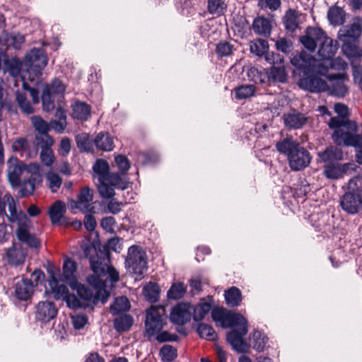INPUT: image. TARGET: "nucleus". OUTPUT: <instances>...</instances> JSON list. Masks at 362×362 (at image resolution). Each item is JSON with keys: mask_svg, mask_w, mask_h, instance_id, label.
I'll return each instance as SVG.
<instances>
[{"mask_svg": "<svg viewBox=\"0 0 362 362\" xmlns=\"http://www.w3.org/2000/svg\"><path fill=\"white\" fill-rule=\"evenodd\" d=\"M90 266L93 274L87 278V281L93 289L88 288L85 285L71 287L76 291L79 298L74 294H69L64 300L69 308L72 309L86 308L91 304H95L98 300L103 303H105L110 296V292L106 289L105 282L110 280L112 284L118 281L119 273L107 263L90 259Z\"/></svg>", "mask_w": 362, "mask_h": 362, "instance_id": "nucleus-1", "label": "nucleus"}, {"mask_svg": "<svg viewBox=\"0 0 362 362\" xmlns=\"http://www.w3.org/2000/svg\"><path fill=\"white\" fill-rule=\"evenodd\" d=\"M317 28L309 27L305 34L300 37L305 50L294 56L291 64L303 71L304 76L300 80L299 86L310 92L317 91V59L314 54L317 47Z\"/></svg>", "mask_w": 362, "mask_h": 362, "instance_id": "nucleus-2", "label": "nucleus"}, {"mask_svg": "<svg viewBox=\"0 0 362 362\" xmlns=\"http://www.w3.org/2000/svg\"><path fill=\"white\" fill-rule=\"evenodd\" d=\"M277 151L287 156L289 167L299 171L308 166L311 161L310 153L291 138L284 139L276 143Z\"/></svg>", "mask_w": 362, "mask_h": 362, "instance_id": "nucleus-3", "label": "nucleus"}, {"mask_svg": "<svg viewBox=\"0 0 362 362\" xmlns=\"http://www.w3.org/2000/svg\"><path fill=\"white\" fill-rule=\"evenodd\" d=\"M318 64L323 66L324 69H339L345 71L348 66L347 63L340 58L333 59L337 50V42L328 37L325 32L318 27Z\"/></svg>", "mask_w": 362, "mask_h": 362, "instance_id": "nucleus-4", "label": "nucleus"}, {"mask_svg": "<svg viewBox=\"0 0 362 362\" xmlns=\"http://www.w3.org/2000/svg\"><path fill=\"white\" fill-rule=\"evenodd\" d=\"M318 64V92H328L329 95L344 97L349 91L344 82L348 79L345 72L334 74L329 69H324Z\"/></svg>", "mask_w": 362, "mask_h": 362, "instance_id": "nucleus-5", "label": "nucleus"}, {"mask_svg": "<svg viewBox=\"0 0 362 362\" xmlns=\"http://www.w3.org/2000/svg\"><path fill=\"white\" fill-rule=\"evenodd\" d=\"M165 308L163 306H152L146 311V332L149 337L156 335L159 342L175 341L178 339L177 334H171L167 331L161 332L163 327Z\"/></svg>", "mask_w": 362, "mask_h": 362, "instance_id": "nucleus-6", "label": "nucleus"}, {"mask_svg": "<svg viewBox=\"0 0 362 362\" xmlns=\"http://www.w3.org/2000/svg\"><path fill=\"white\" fill-rule=\"evenodd\" d=\"M47 64V57L42 49H33L28 53L24 59L23 65L25 68V75L28 80L37 83L42 70Z\"/></svg>", "mask_w": 362, "mask_h": 362, "instance_id": "nucleus-7", "label": "nucleus"}, {"mask_svg": "<svg viewBox=\"0 0 362 362\" xmlns=\"http://www.w3.org/2000/svg\"><path fill=\"white\" fill-rule=\"evenodd\" d=\"M125 265L129 272L135 276L136 280H141L147 270L145 251L139 246H131L128 250Z\"/></svg>", "mask_w": 362, "mask_h": 362, "instance_id": "nucleus-8", "label": "nucleus"}, {"mask_svg": "<svg viewBox=\"0 0 362 362\" xmlns=\"http://www.w3.org/2000/svg\"><path fill=\"white\" fill-rule=\"evenodd\" d=\"M211 317L223 328L246 325L247 320L240 313L227 312L222 308H215L211 311Z\"/></svg>", "mask_w": 362, "mask_h": 362, "instance_id": "nucleus-9", "label": "nucleus"}, {"mask_svg": "<svg viewBox=\"0 0 362 362\" xmlns=\"http://www.w3.org/2000/svg\"><path fill=\"white\" fill-rule=\"evenodd\" d=\"M356 130L352 131L346 127L338 128L334 129L332 139L337 145L362 148V136L356 134Z\"/></svg>", "mask_w": 362, "mask_h": 362, "instance_id": "nucleus-10", "label": "nucleus"}, {"mask_svg": "<svg viewBox=\"0 0 362 362\" xmlns=\"http://www.w3.org/2000/svg\"><path fill=\"white\" fill-rule=\"evenodd\" d=\"M93 197V191L88 187H85L80 191L77 201L71 200L69 202L68 207L73 213H76V210L92 212L94 209Z\"/></svg>", "mask_w": 362, "mask_h": 362, "instance_id": "nucleus-11", "label": "nucleus"}, {"mask_svg": "<svg viewBox=\"0 0 362 362\" xmlns=\"http://www.w3.org/2000/svg\"><path fill=\"white\" fill-rule=\"evenodd\" d=\"M16 223L18 228L16 230V235L18 240L30 247H37L40 245V240L29 231L31 221L28 217L23 216V218H20L19 222Z\"/></svg>", "mask_w": 362, "mask_h": 362, "instance_id": "nucleus-12", "label": "nucleus"}, {"mask_svg": "<svg viewBox=\"0 0 362 362\" xmlns=\"http://www.w3.org/2000/svg\"><path fill=\"white\" fill-rule=\"evenodd\" d=\"M334 109L339 116L330 119L328 122L330 128L337 129L341 127H346V129L352 131L356 129V123L348 119L349 110L346 105L337 103L335 105Z\"/></svg>", "mask_w": 362, "mask_h": 362, "instance_id": "nucleus-13", "label": "nucleus"}, {"mask_svg": "<svg viewBox=\"0 0 362 362\" xmlns=\"http://www.w3.org/2000/svg\"><path fill=\"white\" fill-rule=\"evenodd\" d=\"M362 34V18L355 17L353 22L344 26L338 32V38L341 41H357Z\"/></svg>", "mask_w": 362, "mask_h": 362, "instance_id": "nucleus-14", "label": "nucleus"}, {"mask_svg": "<svg viewBox=\"0 0 362 362\" xmlns=\"http://www.w3.org/2000/svg\"><path fill=\"white\" fill-rule=\"evenodd\" d=\"M24 170V165L15 156H11L7 160V177L13 187L20 185L21 175Z\"/></svg>", "mask_w": 362, "mask_h": 362, "instance_id": "nucleus-15", "label": "nucleus"}, {"mask_svg": "<svg viewBox=\"0 0 362 362\" xmlns=\"http://www.w3.org/2000/svg\"><path fill=\"white\" fill-rule=\"evenodd\" d=\"M192 305L189 303H180L175 306L170 313V320L177 325H184L191 320Z\"/></svg>", "mask_w": 362, "mask_h": 362, "instance_id": "nucleus-16", "label": "nucleus"}, {"mask_svg": "<svg viewBox=\"0 0 362 362\" xmlns=\"http://www.w3.org/2000/svg\"><path fill=\"white\" fill-rule=\"evenodd\" d=\"M247 332V324L240 327V329L232 330L227 336V340L233 349L238 352H246L248 346L245 341L243 337Z\"/></svg>", "mask_w": 362, "mask_h": 362, "instance_id": "nucleus-17", "label": "nucleus"}, {"mask_svg": "<svg viewBox=\"0 0 362 362\" xmlns=\"http://www.w3.org/2000/svg\"><path fill=\"white\" fill-rule=\"evenodd\" d=\"M342 209L351 214H355L362 208V198L356 192H349L341 198Z\"/></svg>", "mask_w": 362, "mask_h": 362, "instance_id": "nucleus-18", "label": "nucleus"}, {"mask_svg": "<svg viewBox=\"0 0 362 362\" xmlns=\"http://www.w3.org/2000/svg\"><path fill=\"white\" fill-rule=\"evenodd\" d=\"M57 313L54 304L49 301H40L35 308V317L37 320L47 322L54 319Z\"/></svg>", "mask_w": 362, "mask_h": 362, "instance_id": "nucleus-19", "label": "nucleus"}, {"mask_svg": "<svg viewBox=\"0 0 362 362\" xmlns=\"http://www.w3.org/2000/svg\"><path fill=\"white\" fill-rule=\"evenodd\" d=\"M356 165L352 163H345L344 165H328L325 167V175L327 178L339 179L344 175L350 174L351 171L355 170Z\"/></svg>", "mask_w": 362, "mask_h": 362, "instance_id": "nucleus-20", "label": "nucleus"}, {"mask_svg": "<svg viewBox=\"0 0 362 362\" xmlns=\"http://www.w3.org/2000/svg\"><path fill=\"white\" fill-rule=\"evenodd\" d=\"M63 280L70 287L82 285L77 281L76 279V263L69 258H66L63 264Z\"/></svg>", "mask_w": 362, "mask_h": 362, "instance_id": "nucleus-21", "label": "nucleus"}, {"mask_svg": "<svg viewBox=\"0 0 362 362\" xmlns=\"http://www.w3.org/2000/svg\"><path fill=\"white\" fill-rule=\"evenodd\" d=\"M6 71H8L10 75L14 79V85L18 86V82H21V76L24 73L21 71L25 68L23 62H21L20 59L13 57L11 59H6L5 61Z\"/></svg>", "mask_w": 362, "mask_h": 362, "instance_id": "nucleus-22", "label": "nucleus"}, {"mask_svg": "<svg viewBox=\"0 0 362 362\" xmlns=\"http://www.w3.org/2000/svg\"><path fill=\"white\" fill-rule=\"evenodd\" d=\"M34 286L30 280L23 279L16 283L15 286V295L20 300H27L33 293Z\"/></svg>", "mask_w": 362, "mask_h": 362, "instance_id": "nucleus-23", "label": "nucleus"}, {"mask_svg": "<svg viewBox=\"0 0 362 362\" xmlns=\"http://www.w3.org/2000/svg\"><path fill=\"white\" fill-rule=\"evenodd\" d=\"M285 126L289 129L301 128L306 122V117L301 113L292 110L284 115Z\"/></svg>", "mask_w": 362, "mask_h": 362, "instance_id": "nucleus-24", "label": "nucleus"}, {"mask_svg": "<svg viewBox=\"0 0 362 362\" xmlns=\"http://www.w3.org/2000/svg\"><path fill=\"white\" fill-rule=\"evenodd\" d=\"M4 203L6 202L8 204L9 215L6 214V216H7L10 222L18 223L20 218H23V216H27L23 211H17L16 202L10 194L6 193L4 194Z\"/></svg>", "mask_w": 362, "mask_h": 362, "instance_id": "nucleus-25", "label": "nucleus"}, {"mask_svg": "<svg viewBox=\"0 0 362 362\" xmlns=\"http://www.w3.org/2000/svg\"><path fill=\"white\" fill-rule=\"evenodd\" d=\"M53 144L54 139L51 136H47V140L45 141V145L42 146L40 156V160L42 163L47 166L52 165L55 160L53 151L51 149V146Z\"/></svg>", "mask_w": 362, "mask_h": 362, "instance_id": "nucleus-26", "label": "nucleus"}, {"mask_svg": "<svg viewBox=\"0 0 362 362\" xmlns=\"http://www.w3.org/2000/svg\"><path fill=\"white\" fill-rule=\"evenodd\" d=\"M66 210V208L63 202L60 200L56 201L49 209V216L51 222L53 224H59L61 220L64 218Z\"/></svg>", "mask_w": 362, "mask_h": 362, "instance_id": "nucleus-27", "label": "nucleus"}, {"mask_svg": "<svg viewBox=\"0 0 362 362\" xmlns=\"http://www.w3.org/2000/svg\"><path fill=\"white\" fill-rule=\"evenodd\" d=\"M9 264L17 266L22 264L25 261V253L21 246L13 245L6 252Z\"/></svg>", "mask_w": 362, "mask_h": 362, "instance_id": "nucleus-28", "label": "nucleus"}, {"mask_svg": "<svg viewBox=\"0 0 362 362\" xmlns=\"http://www.w3.org/2000/svg\"><path fill=\"white\" fill-rule=\"evenodd\" d=\"M24 36L20 33H2L0 36V43L7 47H13L18 49L24 42Z\"/></svg>", "mask_w": 362, "mask_h": 362, "instance_id": "nucleus-29", "label": "nucleus"}, {"mask_svg": "<svg viewBox=\"0 0 362 362\" xmlns=\"http://www.w3.org/2000/svg\"><path fill=\"white\" fill-rule=\"evenodd\" d=\"M49 286L56 300H64L69 294L68 288L65 285L60 284L53 275L49 281Z\"/></svg>", "mask_w": 362, "mask_h": 362, "instance_id": "nucleus-30", "label": "nucleus"}, {"mask_svg": "<svg viewBox=\"0 0 362 362\" xmlns=\"http://www.w3.org/2000/svg\"><path fill=\"white\" fill-rule=\"evenodd\" d=\"M346 13L343 8L334 6L329 9L327 16L332 25H341L344 23Z\"/></svg>", "mask_w": 362, "mask_h": 362, "instance_id": "nucleus-31", "label": "nucleus"}, {"mask_svg": "<svg viewBox=\"0 0 362 362\" xmlns=\"http://www.w3.org/2000/svg\"><path fill=\"white\" fill-rule=\"evenodd\" d=\"M94 143L98 149L104 151H110L114 148L113 138L108 133H99L96 136Z\"/></svg>", "mask_w": 362, "mask_h": 362, "instance_id": "nucleus-32", "label": "nucleus"}, {"mask_svg": "<svg viewBox=\"0 0 362 362\" xmlns=\"http://www.w3.org/2000/svg\"><path fill=\"white\" fill-rule=\"evenodd\" d=\"M252 27L256 33L264 37L269 36L271 33V22L269 20L264 17H259L256 18L253 22Z\"/></svg>", "mask_w": 362, "mask_h": 362, "instance_id": "nucleus-33", "label": "nucleus"}, {"mask_svg": "<svg viewBox=\"0 0 362 362\" xmlns=\"http://www.w3.org/2000/svg\"><path fill=\"white\" fill-rule=\"evenodd\" d=\"M225 300L228 305L236 307L240 305L242 300L241 291L237 287L233 286L225 291Z\"/></svg>", "mask_w": 362, "mask_h": 362, "instance_id": "nucleus-34", "label": "nucleus"}, {"mask_svg": "<svg viewBox=\"0 0 362 362\" xmlns=\"http://www.w3.org/2000/svg\"><path fill=\"white\" fill-rule=\"evenodd\" d=\"M211 310V304L204 300L196 306H192L193 319L195 321L202 320L206 315Z\"/></svg>", "mask_w": 362, "mask_h": 362, "instance_id": "nucleus-35", "label": "nucleus"}, {"mask_svg": "<svg viewBox=\"0 0 362 362\" xmlns=\"http://www.w3.org/2000/svg\"><path fill=\"white\" fill-rule=\"evenodd\" d=\"M90 113V108L85 103L76 102L73 105V117L78 119L86 120L89 117Z\"/></svg>", "mask_w": 362, "mask_h": 362, "instance_id": "nucleus-36", "label": "nucleus"}, {"mask_svg": "<svg viewBox=\"0 0 362 362\" xmlns=\"http://www.w3.org/2000/svg\"><path fill=\"white\" fill-rule=\"evenodd\" d=\"M94 176L98 178V182L105 181L106 176L109 174L108 163L103 160H98L93 167Z\"/></svg>", "mask_w": 362, "mask_h": 362, "instance_id": "nucleus-37", "label": "nucleus"}, {"mask_svg": "<svg viewBox=\"0 0 362 362\" xmlns=\"http://www.w3.org/2000/svg\"><path fill=\"white\" fill-rule=\"evenodd\" d=\"M318 156L324 161L341 160L343 159V151L340 148L332 146Z\"/></svg>", "mask_w": 362, "mask_h": 362, "instance_id": "nucleus-38", "label": "nucleus"}, {"mask_svg": "<svg viewBox=\"0 0 362 362\" xmlns=\"http://www.w3.org/2000/svg\"><path fill=\"white\" fill-rule=\"evenodd\" d=\"M269 78L274 81L284 82L286 80V72L285 70L284 63L277 66H273L270 68Z\"/></svg>", "mask_w": 362, "mask_h": 362, "instance_id": "nucleus-39", "label": "nucleus"}, {"mask_svg": "<svg viewBox=\"0 0 362 362\" xmlns=\"http://www.w3.org/2000/svg\"><path fill=\"white\" fill-rule=\"evenodd\" d=\"M267 341V337L259 331H255L250 338V343L253 348L258 351H263Z\"/></svg>", "mask_w": 362, "mask_h": 362, "instance_id": "nucleus-40", "label": "nucleus"}, {"mask_svg": "<svg viewBox=\"0 0 362 362\" xmlns=\"http://www.w3.org/2000/svg\"><path fill=\"white\" fill-rule=\"evenodd\" d=\"M256 87L254 85H243L235 89V97L238 100H245L255 95Z\"/></svg>", "mask_w": 362, "mask_h": 362, "instance_id": "nucleus-41", "label": "nucleus"}, {"mask_svg": "<svg viewBox=\"0 0 362 362\" xmlns=\"http://www.w3.org/2000/svg\"><path fill=\"white\" fill-rule=\"evenodd\" d=\"M250 49L257 56H263L269 50L268 42L263 39L255 40L250 43Z\"/></svg>", "mask_w": 362, "mask_h": 362, "instance_id": "nucleus-42", "label": "nucleus"}, {"mask_svg": "<svg viewBox=\"0 0 362 362\" xmlns=\"http://www.w3.org/2000/svg\"><path fill=\"white\" fill-rule=\"evenodd\" d=\"M129 308L130 303L127 298L121 296L115 299L110 307V310L113 315H116L128 310Z\"/></svg>", "mask_w": 362, "mask_h": 362, "instance_id": "nucleus-43", "label": "nucleus"}, {"mask_svg": "<svg viewBox=\"0 0 362 362\" xmlns=\"http://www.w3.org/2000/svg\"><path fill=\"white\" fill-rule=\"evenodd\" d=\"M133 324L132 317L130 315H124L117 317L114 321V326L119 332L128 330Z\"/></svg>", "mask_w": 362, "mask_h": 362, "instance_id": "nucleus-44", "label": "nucleus"}, {"mask_svg": "<svg viewBox=\"0 0 362 362\" xmlns=\"http://www.w3.org/2000/svg\"><path fill=\"white\" fill-rule=\"evenodd\" d=\"M143 294L148 301H157L159 297L158 286L155 283L149 282L144 287Z\"/></svg>", "mask_w": 362, "mask_h": 362, "instance_id": "nucleus-45", "label": "nucleus"}, {"mask_svg": "<svg viewBox=\"0 0 362 362\" xmlns=\"http://www.w3.org/2000/svg\"><path fill=\"white\" fill-rule=\"evenodd\" d=\"M197 332L202 338H204L207 340H216L217 338V334L214 328L206 324L202 323L197 327Z\"/></svg>", "mask_w": 362, "mask_h": 362, "instance_id": "nucleus-46", "label": "nucleus"}, {"mask_svg": "<svg viewBox=\"0 0 362 362\" xmlns=\"http://www.w3.org/2000/svg\"><path fill=\"white\" fill-rule=\"evenodd\" d=\"M31 121L35 129L45 136V141L47 140V136H49L47 132L49 129V125L41 117L37 116L33 117Z\"/></svg>", "mask_w": 362, "mask_h": 362, "instance_id": "nucleus-47", "label": "nucleus"}, {"mask_svg": "<svg viewBox=\"0 0 362 362\" xmlns=\"http://www.w3.org/2000/svg\"><path fill=\"white\" fill-rule=\"evenodd\" d=\"M107 184L117 188L124 189L127 187V182L118 174L110 173L106 176L105 181Z\"/></svg>", "mask_w": 362, "mask_h": 362, "instance_id": "nucleus-48", "label": "nucleus"}, {"mask_svg": "<svg viewBox=\"0 0 362 362\" xmlns=\"http://www.w3.org/2000/svg\"><path fill=\"white\" fill-rule=\"evenodd\" d=\"M186 292V287L182 283H175L172 285L168 291V297L170 299H180Z\"/></svg>", "mask_w": 362, "mask_h": 362, "instance_id": "nucleus-49", "label": "nucleus"}, {"mask_svg": "<svg viewBox=\"0 0 362 362\" xmlns=\"http://www.w3.org/2000/svg\"><path fill=\"white\" fill-rule=\"evenodd\" d=\"M284 24L287 30L293 31L298 25V19L297 13L295 11L289 10L286 13L284 18Z\"/></svg>", "mask_w": 362, "mask_h": 362, "instance_id": "nucleus-50", "label": "nucleus"}, {"mask_svg": "<svg viewBox=\"0 0 362 362\" xmlns=\"http://www.w3.org/2000/svg\"><path fill=\"white\" fill-rule=\"evenodd\" d=\"M226 9V4L223 0H208V10L211 14H222Z\"/></svg>", "mask_w": 362, "mask_h": 362, "instance_id": "nucleus-51", "label": "nucleus"}, {"mask_svg": "<svg viewBox=\"0 0 362 362\" xmlns=\"http://www.w3.org/2000/svg\"><path fill=\"white\" fill-rule=\"evenodd\" d=\"M343 42L342 45V51L344 54L349 59L355 58L359 57V51L358 49V47L352 43L353 41H341Z\"/></svg>", "mask_w": 362, "mask_h": 362, "instance_id": "nucleus-52", "label": "nucleus"}, {"mask_svg": "<svg viewBox=\"0 0 362 362\" xmlns=\"http://www.w3.org/2000/svg\"><path fill=\"white\" fill-rule=\"evenodd\" d=\"M44 90H47L50 95L54 97L55 95H62L65 91V86L59 79H54Z\"/></svg>", "mask_w": 362, "mask_h": 362, "instance_id": "nucleus-53", "label": "nucleus"}, {"mask_svg": "<svg viewBox=\"0 0 362 362\" xmlns=\"http://www.w3.org/2000/svg\"><path fill=\"white\" fill-rule=\"evenodd\" d=\"M24 169L31 174L30 178H35L37 183L40 184L42 181V168L38 163H30L28 165H24Z\"/></svg>", "mask_w": 362, "mask_h": 362, "instance_id": "nucleus-54", "label": "nucleus"}, {"mask_svg": "<svg viewBox=\"0 0 362 362\" xmlns=\"http://www.w3.org/2000/svg\"><path fill=\"white\" fill-rule=\"evenodd\" d=\"M46 178L48 182L49 187L52 192H55L62 185V178L57 174L52 171L47 173Z\"/></svg>", "mask_w": 362, "mask_h": 362, "instance_id": "nucleus-55", "label": "nucleus"}, {"mask_svg": "<svg viewBox=\"0 0 362 362\" xmlns=\"http://www.w3.org/2000/svg\"><path fill=\"white\" fill-rule=\"evenodd\" d=\"M160 355L163 361H172L177 356V350L173 346L164 345L160 350Z\"/></svg>", "mask_w": 362, "mask_h": 362, "instance_id": "nucleus-56", "label": "nucleus"}, {"mask_svg": "<svg viewBox=\"0 0 362 362\" xmlns=\"http://www.w3.org/2000/svg\"><path fill=\"white\" fill-rule=\"evenodd\" d=\"M98 192L101 197L105 199H111L115 195V191L113 186L107 184L106 182L100 181L98 182Z\"/></svg>", "mask_w": 362, "mask_h": 362, "instance_id": "nucleus-57", "label": "nucleus"}, {"mask_svg": "<svg viewBox=\"0 0 362 362\" xmlns=\"http://www.w3.org/2000/svg\"><path fill=\"white\" fill-rule=\"evenodd\" d=\"M37 184L35 178H29L23 182V187L20 190L21 197H26L33 193L35 186Z\"/></svg>", "mask_w": 362, "mask_h": 362, "instance_id": "nucleus-58", "label": "nucleus"}, {"mask_svg": "<svg viewBox=\"0 0 362 362\" xmlns=\"http://www.w3.org/2000/svg\"><path fill=\"white\" fill-rule=\"evenodd\" d=\"M76 141L78 147L84 151H88L90 148V143L89 141V136L86 133H81L76 136Z\"/></svg>", "mask_w": 362, "mask_h": 362, "instance_id": "nucleus-59", "label": "nucleus"}, {"mask_svg": "<svg viewBox=\"0 0 362 362\" xmlns=\"http://www.w3.org/2000/svg\"><path fill=\"white\" fill-rule=\"evenodd\" d=\"M263 55L264 56L265 61L268 64L272 65V66H277L279 64L284 63V58L279 54L267 51V52L264 53Z\"/></svg>", "mask_w": 362, "mask_h": 362, "instance_id": "nucleus-60", "label": "nucleus"}, {"mask_svg": "<svg viewBox=\"0 0 362 362\" xmlns=\"http://www.w3.org/2000/svg\"><path fill=\"white\" fill-rule=\"evenodd\" d=\"M26 80H28V77L25 75H21V82L22 83L23 90L29 91L30 95L32 97L33 103L34 104H37L39 103L38 91L35 88L29 87L26 83Z\"/></svg>", "mask_w": 362, "mask_h": 362, "instance_id": "nucleus-61", "label": "nucleus"}, {"mask_svg": "<svg viewBox=\"0 0 362 362\" xmlns=\"http://www.w3.org/2000/svg\"><path fill=\"white\" fill-rule=\"evenodd\" d=\"M53 96H51L47 90H43L42 94V108L46 112L52 110L54 107Z\"/></svg>", "mask_w": 362, "mask_h": 362, "instance_id": "nucleus-62", "label": "nucleus"}, {"mask_svg": "<svg viewBox=\"0 0 362 362\" xmlns=\"http://www.w3.org/2000/svg\"><path fill=\"white\" fill-rule=\"evenodd\" d=\"M71 321L74 327L76 329H80L86 325L88 318L86 315L76 314L71 316Z\"/></svg>", "mask_w": 362, "mask_h": 362, "instance_id": "nucleus-63", "label": "nucleus"}, {"mask_svg": "<svg viewBox=\"0 0 362 362\" xmlns=\"http://www.w3.org/2000/svg\"><path fill=\"white\" fill-rule=\"evenodd\" d=\"M276 48L284 53L288 52L291 46L292 42L290 40L284 37H281L275 42Z\"/></svg>", "mask_w": 362, "mask_h": 362, "instance_id": "nucleus-64", "label": "nucleus"}]
</instances>
